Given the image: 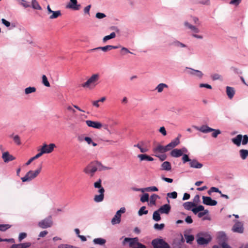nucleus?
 Here are the masks:
<instances>
[{"label":"nucleus","mask_w":248,"mask_h":248,"mask_svg":"<svg viewBox=\"0 0 248 248\" xmlns=\"http://www.w3.org/2000/svg\"><path fill=\"white\" fill-rule=\"evenodd\" d=\"M184 26L186 28L190 30L194 33H199L200 32L199 29L197 27V26H194L190 24L187 21L184 22Z\"/></svg>","instance_id":"obj_18"},{"label":"nucleus","mask_w":248,"mask_h":248,"mask_svg":"<svg viewBox=\"0 0 248 248\" xmlns=\"http://www.w3.org/2000/svg\"><path fill=\"white\" fill-rule=\"evenodd\" d=\"M41 171V166L35 171L30 170L25 175L24 177L21 178L23 182H30L35 178L40 173Z\"/></svg>","instance_id":"obj_3"},{"label":"nucleus","mask_w":248,"mask_h":248,"mask_svg":"<svg viewBox=\"0 0 248 248\" xmlns=\"http://www.w3.org/2000/svg\"><path fill=\"white\" fill-rule=\"evenodd\" d=\"M170 155L173 157H179L182 156L181 150L177 148L174 149L170 152Z\"/></svg>","instance_id":"obj_26"},{"label":"nucleus","mask_w":248,"mask_h":248,"mask_svg":"<svg viewBox=\"0 0 248 248\" xmlns=\"http://www.w3.org/2000/svg\"><path fill=\"white\" fill-rule=\"evenodd\" d=\"M181 137V135L180 134L179 135L176 139L167 145V147L169 148L170 151L180 143V138Z\"/></svg>","instance_id":"obj_16"},{"label":"nucleus","mask_w":248,"mask_h":248,"mask_svg":"<svg viewBox=\"0 0 248 248\" xmlns=\"http://www.w3.org/2000/svg\"><path fill=\"white\" fill-rule=\"evenodd\" d=\"M191 21L196 26H200L201 25L202 22L200 21L199 18L194 16H190Z\"/></svg>","instance_id":"obj_39"},{"label":"nucleus","mask_w":248,"mask_h":248,"mask_svg":"<svg viewBox=\"0 0 248 248\" xmlns=\"http://www.w3.org/2000/svg\"><path fill=\"white\" fill-rule=\"evenodd\" d=\"M58 248H78L76 247L73 246L68 244H61L59 246Z\"/></svg>","instance_id":"obj_55"},{"label":"nucleus","mask_w":248,"mask_h":248,"mask_svg":"<svg viewBox=\"0 0 248 248\" xmlns=\"http://www.w3.org/2000/svg\"><path fill=\"white\" fill-rule=\"evenodd\" d=\"M170 206L169 204H165L161 206L158 209L161 214H168L170 211Z\"/></svg>","instance_id":"obj_19"},{"label":"nucleus","mask_w":248,"mask_h":248,"mask_svg":"<svg viewBox=\"0 0 248 248\" xmlns=\"http://www.w3.org/2000/svg\"><path fill=\"white\" fill-rule=\"evenodd\" d=\"M193 127L195 129L203 133H208L211 132H213V133H212V136L214 138L217 137V129L212 128L209 127L207 125H202L201 126L193 125Z\"/></svg>","instance_id":"obj_5"},{"label":"nucleus","mask_w":248,"mask_h":248,"mask_svg":"<svg viewBox=\"0 0 248 248\" xmlns=\"http://www.w3.org/2000/svg\"><path fill=\"white\" fill-rule=\"evenodd\" d=\"M93 242L95 244L103 245L106 243V240L103 238H98L94 239Z\"/></svg>","instance_id":"obj_41"},{"label":"nucleus","mask_w":248,"mask_h":248,"mask_svg":"<svg viewBox=\"0 0 248 248\" xmlns=\"http://www.w3.org/2000/svg\"><path fill=\"white\" fill-rule=\"evenodd\" d=\"M36 89L34 87H29L25 89V93H32L36 92Z\"/></svg>","instance_id":"obj_47"},{"label":"nucleus","mask_w":248,"mask_h":248,"mask_svg":"<svg viewBox=\"0 0 248 248\" xmlns=\"http://www.w3.org/2000/svg\"><path fill=\"white\" fill-rule=\"evenodd\" d=\"M151 244L154 248H170L169 245L161 238L153 239Z\"/></svg>","instance_id":"obj_6"},{"label":"nucleus","mask_w":248,"mask_h":248,"mask_svg":"<svg viewBox=\"0 0 248 248\" xmlns=\"http://www.w3.org/2000/svg\"><path fill=\"white\" fill-rule=\"evenodd\" d=\"M31 6L35 10H41L42 7L36 0H32Z\"/></svg>","instance_id":"obj_32"},{"label":"nucleus","mask_w":248,"mask_h":248,"mask_svg":"<svg viewBox=\"0 0 248 248\" xmlns=\"http://www.w3.org/2000/svg\"><path fill=\"white\" fill-rule=\"evenodd\" d=\"M204 207L202 205H200L196 207L193 208L192 209V211L193 212L194 214L196 215L198 214L199 212L204 210Z\"/></svg>","instance_id":"obj_38"},{"label":"nucleus","mask_w":248,"mask_h":248,"mask_svg":"<svg viewBox=\"0 0 248 248\" xmlns=\"http://www.w3.org/2000/svg\"><path fill=\"white\" fill-rule=\"evenodd\" d=\"M208 213V211L207 210H204L203 211V212H199L198 213V217L199 218H201V217H202L203 216H204V215H205L206 214H207Z\"/></svg>","instance_id":"obj_62"},{"label":"nucleus","mask_w":248,"mask_h":248,"mask_svg":"<svg viewBox=\"0 0 248 248\" xmlns=\"http://www.w3.org/2000/svg\"><path fill=\"white\" fill-rule=\"evenodd\" d=\"M242 138L243 136L242 135H238L236 137L232 139V142L237 146H239L241 145V142L242 140Z\"/></svg>","instance_id":"obj_27"},{"label":"nucleus","mask_w":248,"mask_h":248,"mask_svg":"<svg viewBox=\"0 0 248 248\" xmlns=\"http://www.w3.org/2000/svg\"><path fill=\"white\" fill-rule=\"evenodd\" d=\"M144 191H158V188L156 186H150V187H148L146 188H144Z\"/></svg>","instance_id":"obj_53"},{"label":"nucleus","mask_w":248,"mask_h":248,"mask_svg":"<svg viewBox=\"0 0 248 248\" xmlns=\"http://www.w3.org/2000/svg\"><path fill=\"white\" fill-rule=\"evenodd\" d=\"M134 146L138 148L141 153H146L148 151V149L147 148L141 147L140 144H135Z\"/></svg>","instance_id":"obj_54"},{"label":"nucleus","mask_w":248,"mask_h":248,"mask_svg":"<svg viewBox=\"0 0 248 248\" xmlns=\"http://www.w3.org/2000/svg\"><path fill=\"white\" fill-rule=\"evenodd\" d=\"M182 155H183L182 161H183V163H186L187 162H189L190 163V161H191L192 159H190L189 158L188 155H187L184 154Z\"/></svg>","instance_id":"obj_51"},{"label":"nucleus","mask_w":248,"mask_h":248,"mask_svg":"<svg viewBox=\"0 0 248 248\" xmlns=\"http://www.w3.org/2000/svg\"><path fill=\"white\" fill-rule=\"evenodd\" d=\"M108 168L106 167L102 166V164L98 161L95 162H92L89 164L84 169V172L86 173L90 174L92 177L94 173L97 171V170H107Z\"/></svg>","instance_id":"obj_2"},{"label":"nucleus","mask_w":248,"mask_h":248,"mask_svg":"<svg viewBox=\"0 0 248 248\" xmlns=\"http://www.w3.org/2000/svg\"><path fill=\"white\" fill-rule=\"evenodd\" d=\"M227 240V237L223 232H218V243L221 245L223 243H226Z\"/></svg>","instance_id":"obj_22"},{"label":"nucleus","mask_w":248,"mask_h":248,"mask_svg":"<svg viewBox=\"0 0 248 248\" xmlns=\"http://www.w3.org/2000/svg\"><path fill=\"white\" fill-rule=\"evenodd\" d=\"M95 17L98 19H102L106 17V15L102 13H97L95 15Z\"/></svg>","instance_id":"obj_59"},{"label":"nucleus","mask_w":248,"mask_h":248,"mask_svg":"<svg viewBox=\"0 0 248 248\" xmlns=\"http://www.w3.org/2000/svg\"><path fill=\"white\" fill-rule=\"evenodd\" d=\"M2 158L5 162H8L15 159V157L10 155L8 152H4L2 154Z\"/></svg>","instance_id":"obj_23"},{"label":"nucleus","mask_w":248,"mask_h":248,"mask_svg":"<svg viewBox=\"0 0 248 248\" xmlns=\"http://www.w3.org/2000/svg\"><path fill=\"white\" fill-rule=\"evenodd\" d=\"M56 145L54 143H50L49 145L44 143L40 150V154L42 155L44 154L50 153L53 151Z\"/></svg>","instance_id":"obj_10"},{"label":"nucleus","mask_w":248,"mask_h":248,"mask_svg":"<svg viewBox=\"0 0 248 248\" xmlns=\"http://www.w3.org/2000/svg\"><path fill=\"white\" fill-rule=\"evenodd\" d=\"M126 209L125 207H121L120 210L116 212V214L111 220L112 225L119 224L121 222V214L124 213Z\"/></svg>","instance_id":"obj_8"},{"label":"nucleus","mask_w":248,"mask_h":248,"mask_svg":"<svg viewBox=\"0 0 248 248\" xmlns=\"http://www.w3.org/2000/svg\"><path fill=\"white\" fill-rule=\"evenodd\" d=\"M242 143L243 145H246L248 143V136L247 135L243 136V140H242Z\"/></svg>","instance_id":"obj_61"},{"label":"nucleus","mask_w":248,"mask_h":248,"mask_svg":"<svg viewBox=\"0 0 248 248\" xmlns=\"http://www.w3.org/2000/svg\"><path fill=\"white\" fill-rule=\"evenodd\" d=\"M142 202H148L149 200V194L148 193H144L141 197L140 199Z\"/></svg>","instance_id":"obj_48"},{"label":"nucleus","mask_w":248,"mask_h":248,"mask_svg":"<svg viewBox=\"0 0 248 248\" xmlns=\"http://www.w3.org/2000/svg\"><path fill=\"white\" fill-rule=\"evenodd\" d=\"M196 237L197 243L199 245L205 246L208 244L210 242V240H207L202 237Z\"/></svg>","instance_id":"obj_21"},{"label":"nucleus","mask_w":248,"mask_h":248,"mask_svg":"<svg viewBox=\"0 0 248 248\" xmlns=\"http://www.w3.org/2000/svg\"><path fill=\"white\" fill-rule=\"evenodd\" d=\"M154 153L157 154L158 153H164L170 151L169 148L167 147V145L163 146L160 144L158 145L153 150Z\"/></svg>","instance_id":"obj_13"},{"label":"nucleus","mask_w":248,"mask_h":248,"mask_svg":"<svg viewBox=\"0 0 248 248\" xmlns=\"http://www.w3.org/2000/svg\"><path fill=\"white\" fill-rule=\"evenodd\" d=\"M100 77L98 73L93 74L85 82L81 84V86L89 90L94 89L99 82Z\"/></svg>","instance_id":"obj_1"},{"label":"nucleus","mask_w":248,"mask_h":248,"mask_svg":"<svg viewBox=\"0 0 248 248\" xmlns=\"http://www.w3.org/2000/svg\"><path fill=\"white\" fill-rule=\"evenodd\" d=\"M81 7V5L78 3L77 0H70L69 3L66 5V8L72 9L73 10H79Z\"/></svg>","instance_id":"obj_12"},{"label":"nucleus","mask_w":248,"mask_h":248,"mask_svg":"<svg viewBox=\"0 0 248 248\" xmlns=\"http://www.w3.org/2000/svg\"><path fill=\"white\" fill-rule=\"evenodd\" d=\"M241 0H231L229 3L235 6H238L241 2Z\"/></svg>","instance_id":"obj_60"},{"label":"nucleus","mask_w":248,"mask_h":248,"mask_svg":"<svg viewBox=\"0 0 248 248\" xmlns=\"http://www.w3.org/2000/svg\"><path fill=\"white\" fill-rule=\"evenodd\" d=\"M1 22L3 25H4L7 27H9L10 26V22L4 18L1 19Z\"/></svg>","instance_id":"obj_63"},{"label":"nucleus","mask_w":248,"mask_h":248,"mask_svg":"<svg viewBox=\"0 0 248 248\" xmlns=\"http://www.w3.org/2000/svg\"><path fill=\"white\" fill-rule=\"evenodd\" d=\"M86 124L88 126L96 129H100L102 126V124L100 122L92 121L91 120L86 121Z\"/></svg>","instance_id":"obj_17"},{"label":"nucleus","mask_w":248,"mask_h":248,"mask_svg":"<svg viewBox=\"0 0 248 248\" xmlns=\"http://www.w3.org/2000/svg\"><path fill=\"white\" fill-rule=\"evenodd\" d=\"M42 83L46 87L50 86L49 82H48L47 78L46 75H44L42 76Z\"/></svg>","instance_id":"obj_46"},{"label":"nucleus","mask_w":248,"mask_h":248,"mask_svg":"<svg viewBox=\"0 0 248 248\" xmlns=\"http://www.w3.org/2000/svg\"><path fill=\"white\" fill-rule=\"evenodd\" d=\"M148 213V211L146 210L145 206H142L138 211V215L140 216H141L143 215H146Z\"/></svg>","instance_id":"obj_43"},{"label":"nucleus","mask_w":248,"mask_h":248,"mask_svg":"<svg viewBox=\"0 0 248 248\" xmlns=\"http://www.w3.org/2000/svg\"><path fill=\"white\" fill-rule=\"evenodd\" d=\"M159 198V197L157 195L155 194H153L150 197V203L155 204L156 199Z\"/></svg>","instance_id":"obj_45"},{"label":"nucleus","mask_w":248,"mask_h":248,"mask_svg":"<svg viewBox=\"0 0 248 248\" xmlns=\"http://www.w3.org/2000/svg\"><path fill=\"white\" fill-rule=\"evenodd\" d=\"M52 224L53 221L51 216H48L39 221L38 223V226L42 229L51 227L52 226Z\"/></svg>","instance_id":"obj_7"},{"label":"nucleus","mask_w":248,"mask_h":248,"mask_svg":"<svg viewBox=\"0 0 248 248\" xmlns=\"http://www.w3.org/2000/svg\"><path fill=\"white\" fill-rule=\"evenodd\" d=\"M118 46H114L112 45H107L104 46H99L90 50V52H94L97 50H101L104 52H107L108 50H110L112 49H117L119 48Z\"/></svg>","instance_id":"obj_11"},{"label":"nucleus","mask_w":248,"mask_h":248,"mask_svg":"<svg viewBox=\"0 0 248 248\" xmlns=\"http://www.w3.org/2000/svg\"><path fill=\"white\" fill-rule=\"evenodd\" d=\"M185 71L188 75L202 78L203 74L201 71L195 70L190 67H186Z\"/></svg>","instance_id":"obj_9"},{"label":"nucleus","mask_w":248,"mask_h":248,"mask_svg":"<svg viewBox=\"0 0 248 248\" xmlns=\"http://www.w3.org/2000/svg\"><path fill=\"white\" fill-rule=\"evenodd\" d=\"M185 238L186 240V242L188 244H191L194 240V237L193 235H188L186 233L184 234Z\"/></svg>","instance_id":"obj_35"},{"label":"nucleus","mask_w":248,"mask_h":248,"mask_svg":"<svg viewBox=\"0 0 248 248\" xmlns=\"http://www.w3.org/2000/svg\"><path fill=\"white\" fill-rule=\"evenodd\" d=\"M199 87L200 88H203V87H204V88H206L207 89H212V87L210 85L208 84H206V83H201L199 85Z\"/></svg>","instance_id":"obj_64"},{"label":"nucleus","mask_w":248,"mask_h":248,"mask_svg":"<svg viewBox=\"0 0 248 248\" xmlns=\"http://www.w3.org/2000/svg\"><path fill=\"white\" fill-rule=\"evenodd\" d=\"M232 230L234 232L242 233L244 228L243 225L240 222H237L233 225Z\"/></svg>","instance_id":"obj_20"},{"label":"nucleus","mask_w":248,"mask_h":248,"mask_svg":"<svg viewBox=\"0 0 248 248\" xmlns=\"http://www.w3.org/2000/svg\"><path fill=\"white\" fill-rule=\"evenodd\" d=\"M202 203L204 204L210 206H214L217 204V202L215 200H213L210 197L204 196L202 197Z\"/></svg>","instance_id":"obj_14"},{"label":"nucleus","mask_w":248,"mask_h":248,"mask_svg":"<svg viewBox=\"0 0 248 248\" xmlns=\"http://www.w3.org/2000/svg\"><path fill=\"white\" fill-rule=\"evenodd\" d=\"M168 87V85L165 83H160L153 90H157L158 93H160L163 91L164 88Z\"/></svg>","instance_id":"obj_36"},{"label":"nucleus","mask_w":248,"mask_h":248,"mask_svg":"<svg viewBox=\"0 0 248 248\" xmlns=\"http://www.w3.org/2000/svg\"><path fill=\"white\" fill-rule=\"evenodd\" d=\"M11 227L9 224H0V231L4 232Z\"/></svg>","instance_id":"obj_50"},{"label":"nucleus","mask_w":248,"mask_h":248,"mask_svg":"<svg viewBox=\"0 0 248 248\" xmlns=\"http://www.w3.org/2000/svg\"><path fill=\"white\" fill-rule=\"evenodd\" d=\"M101 182H102L101 180L100 179H98V180L97 182H96L94 183V187L99 188V189H100L101 188H103V187L102 186Z\"/></svg>","instance_id":"obj_52"},{"label":"nucleus","mask_w":248,"mask_h":248,"mask_svg":"<svg viewBox=\"0 0 248 248\" xmlns=\"http://www.w3.org/2000/svg\"><path fill=\"white\" fill-rule=\"evenodd\" d=\"M241 158L245 160L248 156V150L246 149H241L239 151Z\"/></svg>","instance_id":"obj_34"},{"label":"nucleus","mask_w":248,"mask_h":248,"mask_svg":"<svg viewBox=\"0 0 248 248\" xmlns=\"http://www.w3.org/2000/svg\"><path fill=\"white\" fill-rule=\"evenodd\" d=\"M27 237V233L25 232H21L18 236V241L21 242L23 239Z\"/></svg>","instance_id":"obj_58"},{"label":"nucleus","mask_w":248,"mask_h":248,"mask_svg":"<svg viewBox=\"0 0 248 248\" xmlns=\"http://www.w3.org/2000/svg\"><path fill=\"white\" fill-rule=\"evenodd\" d=\"M116 36V34L114 32H111L109 35H107V36H105L103 38V42L104 43H105L106 42H107L108 40H110V39H113L114 38H115Z\"/></svg>","instance_id":"obj_40"},{"label":"nucleus","mask_w":248,"mask_h":248,"mask_svg":"<svg viewBox=\"0 0 248 248\" xmlns=\"http://www.w3.org/2000/svg\"><path fill=\"white\" fill-rule=\"evenodd\" d=\"M170 45L177 47H186L187 46L186 45L177 40H175L171 42Z\"/></svg>","instance_id":"obj_30"},{"label":"nucleus","mask_w":248,"mask_h":248,"mask_svg":"<svg viewBox=\"0 0 248 248\" xmlns=\"http://www.w3.org/2000/svg\"><path fill=\"white\" fill-rule=\"evenodd\" d=\"M160 212L158 210L155 211L153 215V219L155 221H158L161 219Z\"/></svg>","instance_id":"obj_37"},{"label":"nucleus","mask_w":248,"mask_h":248,"mask_svg":"<svg viewBox=\"0 0 248 248\" xmlns=\"http://www.w3.org/2000/svg\"><path fill=\"white\" fill-rule=\"evenodd\" d=\"M161 170L166 171H170L171 169V166L170 162L165 161L161 164Z\"/></svg>","instance_id":"obj_29"},{"label":"nucleus","mask_w":248,"mask_h":248,"mask_svg":"<svg viewBox=\"0 0 248 248\" xmlns=\"http://www.w3.org/2000/svg\"><path fill=\"white\" fill-rule=\"evenodd\" d=\"M126 242L129 243V247L131 248H146V247L142 244L138 242V238H125L124 240V244Z\"/></svg>","instance_id":"obj_4"},{"label":"nucleus","mask_w":248,"mask_h":248,"mask_svg":"<svg viewBox=\"0 0 248 248\" xmlns=\"http://www.w3.org/2000/svg\"><path fill=\"white\" fill-rule=\"evenodd\" d=\"M138 157L140 159V161H144V160H146V161H153L154 160V159L152 157H151L146 154L138 155Z\"/></svg>","instance_id":"obj_25"},{"label":"nucleus","mask_w":248,"mask_h":248,"mask_svg":"<svg viewBox=\"0 0 248 248\" xmlns=\"http://www.w3.org/2000/svg\"><path fill=\"white\" fill-rule=\"evenodd\" d=\"M51 14H52L49 16L50 19L57 18L62 15L61 12L60 10L55 11H53V12H52Z\"/></svg>","instance_id":"obj_33"},{"label":"nucleus","mask_w":248,"mask_h":248,"mask_svg":"<svg viewBox=\"0 0 248 248\" xmlns=\"http://www.w3.org/2000/svg\"><path fill=\"white\" fill-rule=\"evenodd\" d=\"M99 195H96L94 197V201L96 202H100L103 201L104 198L105 189L102 188L98 190Z\"/></svg>","instance_id":"obj_15"},{"label":"nucleus","mask_w":248,"mask_h":248,"mask_svg":"<svg viewBox=\"0 0 248 248\" xmlns=\"http://www.w3.org/2000/svg\"><path fill=\"white\" fill-rule=\"evenodd\" d=\"M167 196L170 198L176 199L177 197V193L176 192L174 191L171 193H168Z\"/></svg>","instance_id":"obj_57"},{"label":"nucleus","mask_w":248,"mask_h":248,"mask_svg":"<svg viewBox=\"0 0 248 248\" xmlns=\"http://www.w3.org/2000/svg\"><path fill=\"white\" fill-rule=\"evenodd\" d=\"M10 137L12 138L14 142L17 145L21 144L20 137L18 135H14V134H12L10 136Z\"/></svg>","instance_id":"obj_42"},{"label":"nucleus","mask_w":248,"mask_h":248,"mask_svg":"<svg viewBox=\"0 0 248 248\" xmlns=\"http://www.w3.org/2000/svg\"><path fill=\"white\" fill-rule=\"evenodd\" d=\"M189 166L191 168L201 169L203 165L199 162L196 159H192L189 163Z\"/></svg>","instance_id":"obj_24"},{"label":"nucleus","mask_w":248,"mask_h":248,"mask_svg":"<svg viewBox=\"0 0 248 248\" xmlns=\"http://www.w3.org/2000/svg\"><path fill=\"white\" fill-rule=\"evenodd\" d=\"M41 156H42L41 154H40V153L39 152L37 155H36L34 156L31 158L25 164L26 165L28 166L29 165L31 162H32L33 160H34L36 159H37L38 158L40 157Z\"/></svg>","instance_id":"obj_44"},{"label":"nucleus","mask_w":248,"mask_h":248,"mask_svg":"<svg viewBox=\"0 0 248 248\" xmlns=\"http://www.w3.org/2000/svg\"><path fill=\"white\" fill-rule=\"evenodd\" d=\"M164 227L165 225L163 223H161L160 224L155 223L154 224V229L157 230H161L164 228Z\"/></svg>","instance_id":"obj_49"},{"label":"nucleus","mask_w":248,"mask_h":248,"mask_svg":"<svg viewBox=\"0 0 248 248\" xmlns=\"http://www.w3.org/2000/svg\"><path fill=\"white\" fill-rule=\"evenodd\" d=\"M20 4L24 8H28L31 7V4L29 2L26 1L25 0H22Z\"/></svg>","instance_id":"obj_56"},{"label":"nucleus","mask_w":248,"mask_h":248,"mask_svg":"<svg viewBox=\"0 0 248 248\" xmlns=\"http://www.w3.org/2000/svg\"><path fill=\"white\" fill-rule=\"evenodd\" d=\"M183 206L185 209L192 211V208L196 206V204L194 202H187L184 203Z\"/></svg>","instance_id":"obj_31"},{"label":"nucleus","mask_w":248,"mask_h":248,"mask_svg":"<svg viewBox=\"0 0 248 248\" xmlns=\"http://www.w3.org/2000/svg\"><path fill=\"white\" fill-rule=\"evenodd\" d=\"M196 236L202 237L205 239L210 240V241L212 240V237H211V235L208 232H199L196 235Z\"/></svg>","instance_id":"obj_28"}]
</instances>
